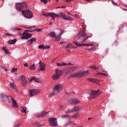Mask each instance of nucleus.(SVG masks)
<instances>
[{
    "instance_id": "3",
    "label": "nucleus",
    "mask_w": 127,
    "mask_h": 127,
    "mask_svg": "<svg viewBox=\"0 0 127 127\" xmlns=\"http://www.w3.org/2000/svg\"><path fill=\"white\" fill-rule=\"evenodd\" d=\"M88 94L90 96L89 97V100H92V99H96L98 96L101 94L100 92V89L98 90L93 91V90H88L87 91Z\"/></svg>"
},
{
    "instance_id": "29",
    "label": "nucleus",
    "mask_w": 127,
    "mask_h": 127,
    "mask_svg": "<svg viewBox=\"0 0 127 127\" xmlns=\"http://www.w3.org/2000/svg\"><path fill=\"white\" fill-rule=\"evenodd\" d=\"M21 111L22 113H26V108L25 107H22Z\"/></svg>"
},
{
    "instance_id": "5",
    "label": "nucleus",
    "mask_w": 127,
    "mask_h": 127,
    "mask_svg": "<svg viewBox=\"0 0 127 127\" xmlns=\"http://www.w3.org/2000/svg\"><path fill=\"white\" fill-rule=\"evenodd\" d=\"M62 71L61 70L59 69H56V73L53 75V79H54V80H58L62 75Z\"/></svg>"
},
{
    "instance_id": "28",
    "label": "nucleus",
    "mask_w": 127,
    "mask_h": 127,
    "mask_svg": "<svg viewBox=\"0 0 127 127\" xmlns=\"http://www.w3.org/2000/svg\"><path fill=\"white\" fill-rule=\"evenodd\" d=\"M2 49L3 50H4V51L5 52V53H6L7 54H8V50H7V49L5 47H2Z\"/></svg>"
},
{
    "instance_id": "63",
    "label": "nucleus",
    "mask_w": 127,
    "mask_h": 127,
    "mask_svg": "<svg viewBox=\"0 0 127 127\" xmlns=\"http://www.w3.org/2000/svg\"><path fill=\"white\" fill-rule=\"evenodd\" d=\"M63 108V106H62V107H61V109H62Z\"/></svg>"
},
{
    "instance_id": "7",
    "label": "nucleus",
    "mask_w": 127,
    "mask_h": 127,
    "mask_svg": "<svg viewBox=\"0 0 127 127\" xmlns=\"http://www.w3.org/2000/svg\"><path fill=\"white\" fill-rule=\"evenodd\" d=\"M58 17H55V18H59V17H62L63 19H65V20H72L73 19L70 17L68 16V15H65V14L63 12H60V15H58Z\"/></svg>"
},
{
    "instance_id": "21",
    "label": "nucleus",
    "mask_w": 127,
    "mask_h": 127,
    "mask_svg": "<svg viewBox=\"0 0 127 127\" xmlns=\"http://www.w3.org/2000/svg\"><path fill=\"white\" fill-rule=\"evenodd\" d=\"M35 41H36V39L33 38L31 39L29 41H28V44L29 45H32L33 42H34Z\"/></svg>"
},
{
    "instance_id": "24",
    "label": "nucleus",
    "mask_w": 127,
    "mask_h": 127,
    "mask_svg": "<svg viewBox=\"0 0 127 127\" xmlns=\"http://www.w3.org/2000/svg\"><path fill=\"white\" fill-rule=\"evenodd\" d=\"M48 35L49 36H51V37L55 38V36H56V34H55V32H51V33H49L48 34Z\"/></svg>"
},
{
    "instance_id": "37",
    "label": "nucleus",
    "mask_w": 127,
    "mask_h": 127,
    "mask_svg": "<svg viewBox=\"0 0 127 127\" xmlns=\"http://www.w3.org/2000/svg\"><path fill=\"white\" fill-rule=\"evenodd\" d=\"M41 1H42V2H44L45 4H46V3L48 2V1H47V0H41Z\"/></svg>"
},
{
    "instance_id": "25",
    "label": "nucleus",
    "mask_w": 127,
    "mask_h": 127,
    "mask_svg": "<svg viewBox=\"0 0 127 127\" xmlns=\"http://www.w3.org/2000/svg\"><path fill=\"white\" fill-rule=\"evenodd\" d=\"M33 126H34V127H41V124H39L37 122H35L33 123Z\"/></svg>"
},
{
    "instance_id": "51",
    "label": "nucleus",
    "mask_w": 127,
    "mask_h": 127,
    "mask_svg": "<svg viewBox=\"0 0 127 127\" xmlns=\"http://www.w3.org/2000/svg\"><path fill=\"white\" fill-rule=\"evenodd\" d=\"M91 120H92V118H88V121H91Z\"/></svg>"
},
{
    "instance_id": "32",
    "label": "nucleus",
    "mask_w": 127,
    "mask_h": 127,
    "mask_svg": "<svg viewBox=\"0 0 127 127\" xmlns=\"http://www.w3.org/2000/svg\"><path fill=\"white\" fill-rule=\"evenodd\" d=\"M72 124H73V125H75V123H74V122H73L72 121L67 122L65 125H66V126H68V125H72Z\"/></svg>"
},
{
    "instance_id": "14",
    "label": "nucleus",
    "mask_w": 127,
    "mask_h": 127,
    "mask_svg": "<svg viewBox=\"0 0 127 127\" xmlns=\"http://www.w3.org/2000/svg\"><path fill=\"white\" fill-rule=\"evenodd\" d=\"M32 81H35V82L37 83H40V82H41L40 78H36L35 76L32 77L29 80V82H32Z\"/></svg>"
},
{
    "instance_id": "47",
    "label": "nucleus",
    "mask_w": 127,
    "mask_h": 127,
    "mask_svg": "<svg viewBox=\"0 0 127 127\" xmlns=\"http://www.w3.org/2000/svg\"><path fill=\"white\" fill-rule=\"evenodd\" d=\"M26 29H31V27H26Z\"/></svg>"
},
{
    "instance_id": "44",
    "label": "nucleus",
    "mask_w": 127,
    "mask_h": 127,
    "mask_svg": "<svg viewBox=\"0 0 127 127\" xmlns=\"http://www.w3.org/2000/svg\"><path fill=\"white\" fill-rule=\"evenodd\" d=\"M24 66H25V67H28V64H27V63H25L24 64Z\"/></svg>"
},
{
    "instance_id": "53",
    "label": "nucleus",
    "mask_w": 127,
    "mask_h": 127,
    "mask_svg": "<svg viewBox=\"0 0 127 127\" xmlns=\"http://www.w3.org/2000/svg\"><path fill=\"white\" fill-rule=\"evenodd\" d=\"M36 31V30H31L32 32H34V31Z\"/></svg>"
},
{
    "instance_id": "6",
    "label": "nucleus",
    "mask_w": 127,
    "mask_h": 127,
    "mask_svg": "<svg viewBox=\"0 0 127 127\" xmlns=\"http://www.w3.org/2000/svg\"><path fill=\"white\" fill-rule=\"evenodd\" d=\"M49 124L51 127H57L58 124L57 123V119L56 118H52L49 119Z\"/></svg>"
},
{
    "instance_id": "54",
    "label": "nucleus",
    "mask_w": 127,
    "mask_h": 127,
    "mask_svg": "<svg viewBox=\"0 0 127 127\" xmlns=\"http://www.w3.org/2000/svg\"><path fill=\"white\" fill-rule=\"evenodd\" d=\"M6 35H11L10 34L7 33L6 34Z\"/></svg>"
},
{
    "instance_id": "19",
    "label": "nucleus",
    "mask_w": 127,
    "mask_h": 127,
    "mask_svg": "<svg viewBox=\"0 0 127 127\" xmlns=\"http://www.w3.org/2000/svg\"><path fill=\"white\" fill-rule=\"evenodd\" d=\"M88 80L92 82V83H99V82H100V80L95 78H89Z\"/></svg>"
},
{
    "instance_id": "36",
    "label": "nucleus",
    "mask_w": 127,
    "mask_h": 127,
    "mask_svg": "<svg viewBox=\"0 0 127 127\" xmlns=\"http://www.w3.org/2000/svg\"><path fill=\"white\" fill-rule=\"evenodd\" d=\"M21 79L22 81H25V76L24 75H22L20 76Z\"/></svg>"
},
{
    "instance_id": "11",
    "label": "nucleus",
    "mask_w": 127,
    "mask_h": 127,
    "mask_svg": "<svg viewBox=\"0 0 127 127\" xmlns=\"http://www.w3.org/2000/svg\"><path fill=\"white\" fill-rule=\"evenodd\" d=\"M40 93L39 90L37 89H32L30 91V97H33V96L37 95V94H39Z\"/></svg>"
},
{
    "instance_id": "27",
    "label": "nucleus",
    "mask_w": 127,
    "mask_h": 127,
    "mask_svg": "<svg viewBox=\"0 0 127 127\" xmlns=\"http://www.w3.org/2000/svg\"><path fill=\"white\" fill-rule=\"evenodd\" d=\"M21 83L22 84V85L25 87L26 86V84H27V82L26 80H22Z\"/></svg>"
},
{
    "instance_id": "4",
    "label": "nucleus",
    "mask_w": 127,
    "mask_h": 127,
    "mask_svg": "<svg viewBox=\"0 0 127 127\" xmlns=\"http://www.w3.org/2000/svg\"><path fill=\"white\" fill-rule=\"evenodd\" d=\"M89 74L88 71H79L78 72L73 73L71 74V78H75V77H78V78H82V77H84V76H86Z\"/></svg>"
},
{
    "instance_id": "30",
    "label": "nucleus",
    "mask_w": 127,
    "mask_h": 127,
    "mask_svg": "<svg viewBox=\"0 0 127 127\" xmlns=\"http://www.w3.org/2000/svg\"><path fill=\"white\" fill-rule=\"evenodd\" d=\"M30 70H34L35 69V65L34 64H32L30 66Z\"/></svg>"
},
{
    "instance_id": "9",
    "label": "nucleus",
    "mask_w": 127,
    "mask_h": 127,
    "mask_svg": "<svg viewBox=\"0 0 127 127\" xmlns=\"http://www.w3.org/2000/svg\"><path fill=\"white\" fill-rule=\"evenodd\" d=\"M73 43L74 44H75V45H76V47H81V46H94V45H95V44H94V43H93L83 44H78V43L76 41H74Z\"/></svg>"
},
{
    "instance_id": "40",
    "label": "nucleus",
    "mask_w": 127,
    "mask_h": 127,
    "mask_svg": "<svg viewBox=\"0 0 127 127\" xmlns=\"http://www.w3.org/2000/svg\"><path fill=\"white\" fill-rule=\"evenodd\" d=\"M72 118H75V119H77V118H78V114L73 115L72 116Z\"/></svg>"
},
{
    "instance_id": "59",
    "label": "nucleus",
    "mask_w": 127,
    "mask_h": 127,
    "mask_svg": "<svg viewBox=\"0 0 127 127\" xmlns=\"http://www.w3.org/2000/svg\"><path fill=\"white\" fill-rule=\"evenodd\" d=\"M72 94H75V91H72Z\"/></svg>"
},
{
    "instance_id": "39",
    "label": "nucleus",
    "mask_w": 127,
    "mask_h": 127,
    "mask_svg": "<svg viewBox=\"0 0 127 127\" xmlns=\"http://www.w3.org/2000/svg\"><path fill=\"white\" fill-rule=\"evenodd\" d=\"M101 74V75H103L104 76H108V74L107 73H98L97 75H100Z\"/></svg>"
},
{
    "instance_id": "13",
    "label": "nucleus",
    "mask_w": 127,
    "mask_h": 127,
    "mask_svg": "<svg viewBox=\"0 0 127 127\" xmlns=\"http://www.w3.org/2000/svg\"><path fill=\"white\" fill-rule=\"evenodd\" d=\"M39 64L40 65V68L38 69L39 71H40V70H41V71H45V64H44V63H42L41 61H40Z\"/></svg>"
},
{
    "instance_id": "34",
    "label": "nucleus",
    "mask_w": 127,
    "mask_h": 127,
    "mask_svg": "<svg viewBox=\"0 0 127 127\" xmlns=\"http://www.w3.org/2000/svg\"><path fill=\"white\" fill-rule=\"evenodd\" d=\"M10 88H12V89H14L15 87L14 86V84L13 83H11L10 85Z\"/></svg>"
},
{
    "instance_id": "18",
    "label": "nucleus",
    "mask_w": 127,
    "mask_h": 127,
    "mask_svg": "<svg viewBox=\"0 0 127 127\" xmlns=\"http://www.w3.org/2000/svg\"><path fill=\"white\" fill-rule=\"evenodd\" d=\"M40 49H49L50 46H44V45H41L39 46Z\"/></svg>"
},
{
    "instance_id": "38",
    "label": "nucleus",
    "mask_w": 127,
    "mask_h": 127,
    "mask_svg": "<svg viewBox=\"0 0 127 127\" xmlns=\"http://www.w3.org/2000/svg\"><path fill=\"white\" fill-rule=\"evenodd\" d=\"M69 115H63L62 116L63 119H65V118H69Z\"/></svg>"
},
{
    "instance_id": "2",
    "label": "nucleus",
    "mask_w": 127,
    "mask_h": 127,
    "mask_svg": "<svg viewBox=\"0 0 127 127\" xmlns=\"http://www.w3.org/2000/svg\"><path fill=\"white\" fill-rule=\"evenodd\" d=\"M78 37L81 42H84L87 38H89L90 37L87 36V34L86 33V29H85V28H83L78 34Z\"/></svg>"
},
{
    "instance_id": "33",
    "label": "nucleus",
    "mask_w": 127,
    "mask_h": 127,
    "mask_svg": "<svg viewBox=\"0 0 127 127\" xmlns=\"http://www.w3.org/2000/svg\"><path fill=\"white\" fill-rule=\"evenodd\" d=\"M17 71V68H13L11 69V72L12 73H14V72H16Z\"/></svg>"
},
{
    "instance_id": "17",
    "label": "nucleus",
    "mask_w": 127,
    "mask_h": 127,
    "mask_svg": "<svg viewBox=\"0 0 127 127\" xmlns=\"http://www.w3.org/2000/svg\"><path fill=\"white\" fill-rule=\"evenodd\" d=\"M80 102V101L78 99H76L75 98L71 99V103L72 105H76V104H78Z\"/></svg>"
},
{
    "instance_id": "26",
    "label": "nucleus",
    "mask_w": 127,
    "mask_h": 127,
    "mask_svg": "<svg viewBox=\"0 0 127 127\" xmlns=\"http://www.w3.org/2000/svg\"><path fill=\"white\" fill-rule=\"evenodd\" d=\"M90 68H92V69H94L96 71L99 70V67L96 65L90 66Z\"/></svg>"
},
{
    "instance_id": "10",
    "label": "nucleus",
    "mask_w": 127,
    "mask_h": 127,
    "mask_svg": "<svg viewBox=\"0 0 127 127\" xmlns=\"http://www.w3.org/2000/svg\"><path fill=\"white\" fill-rule=\"evenodd\" d=\"M61 89V85L58 84L56 85L54 88L53 92L51 93V96H54V95H56V94H57L59 91H60V89Z\"/></svg>"
},
{
    "instance_id": "48",
    "label": "nucleus",
    "mask_w": 127,
    "mask_h": 127,
    "mask_svg": "<svg viewBox=\"0 0 127 127\" xmlns=\"http://www.w3.org/2000/svg\"><path fill=\"white\" fill-rule=\"evenodd\" d=\"M15 30H21L20 28L15 29Z\"/></svg>"
},
{
    "instance_id": "35",
    "label": "nucleus",
    "mask_w": 127,
    "mask_h": 127,
    "mask_svg": "<svg viewBox=\"0 0 127 127\" xmlns=\"http://www.w3.org/2000/svg\"><path fill=\"white\" fill-rule=\"evenodd\" d=\"M61 63H62V66H66V65H70V63H69V64H68L63 62H62Z\"/></svg>"
},
{
    "instance_id": "16",
    "label": "nucleus",
    "mask_w": 127,
    "mask_h": 127,
    "mask_svg": "<svg viewBox=\"0 0 127 127\" xmlns=\"http://www.w3.org/2000/svg\"><path fill=\"white\" fill-rule=\"evenodd\" d=\"M63 34V32H61V33L59 35H56L55 37L54 38L56 39V41H60L61 40V35Z\"/></svg>"
},
{
    "instance_id": "56",
    "label": "nucleus",
    "mask_w": 127,
    "mask_h": 127,
    "mask_svg": "<svg viewBox=\"0 0 127 127\" xmlns=\"http://www.w3.org/2000/svg\"><path fill=\"white\" fill-rule=\"evenodd\" d=\"M66 113H70V110L66 111Z\"/></svg>"
},
{
    "instance_id": "31",
    "label": "nucleus",
    "mask_w": 127,
    "mask_h": 127,
    "mask_svg": "<svg viewBox=\"0 0 127 127\" xmlns=\"http://www.w3.org/2000/svg\"><path fill=\"white\" fill-rule=\"evenodd\" d=\"M78 110H79V107H78V106H75L74 107L73 110L72 111H70L71 112H75L76 111H78Z\"/></svg>"
},
{
    "instance_id": "42",
    "label": "nucleus",
    "mask_w": 127,
    "mask_h": 127,
    "mask_svg": "<svg viewBox=\"0 0 127 127\" xmlns=\"http://www.w3.org/2000/svg\"><path fill=\"white\" fill-rule=\"evenodd\" d=\"M57 64L58 65V66H62V63H57Z\"/></svg>"
},
{
    "instance_id": "23",
    "label": "nucleus",
    "mask_w": 127,
    "mask_h": 127,
    "mask_svg": "<svg viewBox=\"0 0 127 127\" xmlns=\"http://www.w3.org/2000/svg\"><path fill=\"white\" fill-rule=\"evenodd\" d=\"M49 112H43L40 115H39V118H42L43 117H45L46 114H48Z\"/></svg>"
},
{
    "instance_id": "15",
    "label": "nucleus",
    "mask_w": 127,
    "mask_h": 127,
    "mask_svg": "<svg viewBox=\"0 0 127 127\" xmlns=\"http://www.w3.org/2000/svg\"><path fill=\"white\" fill-rule=\"evenodd\" d=\"M1 98L4 102H8L9 100V97L7 95L2 94Z\"/></svg>"
},
{
    "instance_id": "50",
    "label": "nucleus",
    "mask_w": 127,
    "mask_h": 127,
    "mask_svg": "<svg viewBox=\"0 0 127 127\" xmlns=\"http://www.w3.org/2000/svg\"><path fill=\"white\" fill-rule=\"evenodd\" d=\"M3 69H4V71H7V69H6V68H4V67H3Z\"/></svg>"
},
{
    "instance_id": "8",
    "label": "nucleus",
    "mask_w": 127,
    "mask_h": 127,
    "mask_svg": "<svg viewBox=\"0 0 127 127\" xmlns=\"http://www.w3.org/2000/svg\"><path fill=\"white\" fill-rule=\"evenodd\" d=\"M43 15H44V16H46L47 17H48V16H51L53 20H55V17H58V14L54 13H44Z\"/></svg>"
},
{
    "instance_id": "20",
    "label": "nucleus",
    "mask_w": 127,
    "mask_h": 127,
    "mask_svg": "<svg viewBox=\"0 0 127 127\" xmlns=\"http://www.w3.org/2000/svg\"><path fill=\"white\" fill-rule=\"evenodd\" d=\"M12 100V106L14 107V108H17V103H16V101L13 98L11 99Z\"/></svg>"
},
{
    "instance_id": "58",
    "label": "nucleus",
    "mask_w": 127,
    "mask_h": 127,
    "mask_svg": "<svg viewBox=\"0 0 127 127\" xmlns=\"http://www.w3.org/2000/svg\"><path fill=\"white\" fill-rule=\"evenodd\" d=\"M66 48H69V46H65Z\"/></svg>"
},
{
    "instance_id": "41",
    "label": "nucleus",
    "mask_w": 127,
    "mask_h": 127,
    "mask_svg": "<svg viewBox=\"0 0 127 127\" xmlns=\"http://www.w3.org/2000/svg\"><path fill=\"white\" fill-rule=\"evenodd\" d=\"M24 32H32V31L29 30H25Z\"/></svg>"
},
{
    "instance_id": "52",
    "label": "nucleus",
    "mask_w": 127,
    "mask_h": 127,
    "mask_svg": "<svg viewBox=\"0 0 127 127\" xmlns=\"http://www.w3.org/2000/svg\"><path fill=\"white\" fill-rule=\"evenodd\" d=\"M19 126H18V125H15V126H14V127H19Z\"/></svg>"
},
{
    "instance_id": "22",
    "label": "nucleus",
    "mask_w": 127,
    "mask_h": 127,
    "mask_svg": "<svg viewBox=\"0 0 127 127\" xmlns=\"http://www.w3.org/2000/svg\"><path fill=\"white\" fill-rule=\"evenodd\" d=\"M16 42V39H14L12 40H9L7 42L9 44H14Z\"/></svg>"
},
{
    "instance_id": "45",
    "label": "nucleus",
    "mask_w": 127,
    "mask_h": 127,
    "mask_svg": "<svg viewBox=\"0 0 127 127\" xmlns=\"http://www.w3.org/2000/svg\"><path fill=\"white\" fill-rule=\"evenodd\" d=\"M102 71L104 72V73L107 72V71L106 70V69H105L104 68L102 69Z\"/></svg>"
},
{
    "instance_id": "43",
    "label": "nucleus",
    "mask_w": 127,
    "mask_h": 127,
    "mask_svg": "<svg viewBox=\"0 0 127 127\" xmlns=\"http://www.w3.org/2000/svg\"><path fill=\"white\" fill-rule=\"evenodd\" d=\"M36 31H38V32H40V31H41V29H37L36 30Z\"/></svg>"
},
{
    "instance_id": "61",
    "label": "nucleus",
    "mask_w": 127,
    "mask_h": 127,
    "mask_svg": "<svg viewBox=\"0 0 127 127\" xmlns=\"http://www.w3.org/2000/svg\"><path fill=\"white\" fill-rule=\"evenodd\" d=\"M56 0V1H57V2H58L59 0Z\"/></svg>"
},
{
    "instance_id": "49",
    "label": "nucleus",
    "mask_w": 127,
    "mask_h": 127,
    "mask_svg": "<svg viewBox=\"0 0 127 127\" xmlns=\"http://www.w3.org/2000/svg\"><path fill=\"white\" fill-rule=\"evenodd\" d=\"M91 49H92V50H95V49H96L94 47L92 48Z\"/></svg>"
},
{
    "instance_id": "60",
    "label": "nucleus",
    "mask_w": 127,
    "mask_h": 127,
    "mask_svg": "<svg viewBox=\"0 0 127 127\" xmlns=\"http://www.w3.org/2000/svg\"><path fill=\"white\" fill-rule=\"evenodd\" d=\"M63 43H64V42H62V43H60V44L62 45V44H63Z\"/></svg>"
},
{
    "instance_id": "12",
    "label": "nucleus",
    "mask_w": 127,
    "mask_h": 127,
    "mask_svg": "<svg viewBox=\"0 0 127 127\" xmlns=\"http://www.w3.org/2000/svg\"><path fill=\"white\" fill-rule=\"evenodd\" d=\"M31 34L24 32L23 36L21 37V39H29L30 37H31Z\"/></svg>"
},
{
    "instance_id": "46",
    "label": "nucleus",
    "mask_w": 127,
    "mask_h": 127,
    "mask_svg": "<svg viewBox=\"0 0 127 127\" xmlns=\"http://www.w3.org/2000/svg\"><path fill=\"white\" fill-rule=\"evenodd\" d=\"M73 0H66V2H70V1H72Z\"/></svg>"
},
{
    "instance_id": "55",
    "label": "nucleus",
    "mask_w": 127,
    "mask_h": 127,
    "mask_svg": "<svg viewBox=\"0 0 127 127\" xmlns=\"http://www.w3.org/2000/svg\"><path fill=\"white\" fill-rule=\"evenodd\" d=\"M61 7L62 8H64L65 7H59L58 8H60Z\"/></svg>"
},
{
    "instance_id": "1",
    "label": "nucleus",
    "mask_w": 127,
    "mask_h": 127,
    "mask_svg": "<svg viewBox=\"0 0 127 127\" xmlns=\"http://www.w3.org/2000/svg\"><path fill=\"white\" fill-rule=\"evenodd\" d=\"M27 4L25 2L18 3L15 4L16 9L22 12V14L27 18H32L33 14L32 12L27 9Z\"/></svg>"
},
{
    "instance_id": "62",
    "label": "nucleus",
    "mask_w": 127,
    "mask_h": 127,
    "mask_svg": "<svg viewBox=\"0 0 127 127\" xmlns=\"http://www.w3.org/2000/svg\"><path fill=\"white\" fill-rule=\"evenodd\" d=\"M50 24L51 25V24H52V22L50 23Z\"/></svg>"
},
{
    "instance_id": "57",
    "label": "nucleus",
    "mask_w": 127,
    "mask_h": 127,
    "mask_svg": "<svg viewBox=\"0 0 127 127\" xmlns=\"http://www.w3.org/2000/svg\"><path fill=\"white\" fill-rule=\"evenodd\" d=\"M88 50H89V51H92V48H91V49H88Z\"/></svg>"
},
{
    "instance_id": "64",
    "label": "nucleus",
    "mask_w": 127,
    "mask_h": 127,
    "mask_svg": "<svg viewBox=\"0 0 127 127\" xmlns=\"http://www.w3.org/2000/svg\"><path fill=\"white\" fill-rule=\"evenodd\" d=\"M87 1H90V0H87Z\"/></svg>"
}]
</instances>
